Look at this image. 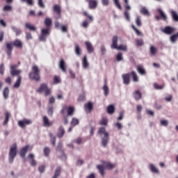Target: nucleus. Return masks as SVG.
Listing matches in <instances>:
<instances>
[{"label":"nucleus","mask_w":178,"mask_h":178,"mask_svg":"<svg viewBox=\"0 0 178 178\" xmlns=\"http://www.w3.org/2000/svg\"><path fill=\"white\" fill-rule=\"evenodd\" d=\"M45 29L41 30L40 35L39 36L40 41L45 42L47 41V37L49 35V32L51 31V27L52 26V19L51 18L47 17L44 19Z\"/></svg>","instance_id":"1"},{"label":"nucleus","mask_w":178,"mask_h":178,"mask_svg":"<svg viewBox=\"0 0 178 178\" xmlns=\"http://www.w3.org/2000/svg\"><path fill=\"white\" fill-rule=\"evenodd\" d=\"M6 45L7 49V55L10 56V55H12V51H13V47H15V48H18L19 49H22V48H23V42H22V40L19 39H16L13 42H7Z\"/></svg>","instance_id":"2"},{"label":"nucleus","mask_w":178,"mask_h":178,"mask_svg":"<svg viewBox=\"0 0 178 178\" xmlns=\"http://www.w3.org/2000/svg\"><path fill=\"white\" fill-rule=\"evenodd\" d=\"M130 76H132L134 83H138V75L135 71H131L130 73L124 74L122 75L124 84L129 86L130 84Z\"/></svg>","instance_id":"3"},{"label":"nucleus","mask_w":178,"mask_h":178,"mask_svg":"<svg viewBox=\"0 0 178 178\" xmlns=\"http://www.w3.org/2000/svg\"><path fill=\"white\" fill-rule=\"evenodd\" d=\"M41 71L40 68L37 65H33L32 67V71L29 72V77L31 80H35V81H40L41 77L40 76V74Z\"/></svg>","instance_id":"4"},{"label":"nucleus","mask_w":178,"mask_h":178,"mask_svg":"<svg viewBox=\"0 0 178 178\" xmlns=\"http://www.w3.org/2000/svg\"><path fill=\"white\" fill-rule=\"evenodd\" d=\"M104 165H97V168L100 173V175L104 177L105 176V169H108V170H111V169H113L115 168V164H112L109 162H104Z\"/></svg>","instance_id":"5"},{"label":"nucleus","mask_w":178,"mask_h":178,"mask_svg":"<svg viewBox=\"0 0 178 178\" xmlns=\"http://www.w3.org/2000/svg\"><path fill=\"white\" fill-rule=\"evenodd\" d=\"M17 155V144L14 143L10 147V151L8 153V159L10 163H13L15 158Z\"/></svg>","instance_id":"6"},{"label":"nucleus","mask_w":178,"mask_h":178,"mask_svg":"<svg viewBox=\"0 0 178 178\" xmlns=\"http://www.w3.org/2000/svg\"><path fill=\"white\" fill-rule=\"evenodd\" d=\"M105 131H106L105 127H101L99 129V131H98V134H104V136L102 140V144L103 147H106L109 141V134Z\"/></svg>","instance_id":"7"},{"label":"nucleus","mask_w":178,"mask_h":178,"mask_svg":"<svg viewBox=\"0 0 178 178\" xmlns=\"http://www.w3.org/2000/svg\"><path fill=\"white\" fill-rule=\"evenodd\" d=\"M124 2L125 3L124 16L127 22H130V13L129 10H131V7L129 6V0H124Z\"/></svg>","instance_id":"8"},{"label":"nucleus","mask_w":178,"mask_h":178,"mask_svg":"<svg viewBox=\"0 0 178 178\" xmlns=\"http://www.w3.org/2000/svg\"><path fill=\"white\" fill-rule=\"evenodd\" d=\"M65 111H67V116H73V115H74V107L73 106L63 107V109L60 111V113L62 115L65 114Z\"/></svg>","instance_id":"9"},{"label":"nucleus","mask_w":178,"mask_h":178,"mask_svg":"<svg viewBox=\"0 0 178 178\" xmlns=\"http://www.w3.org/2000/svg\"><path fill=\"white\" fill-rule=\"evenodd\" d=\"M18 65H10V74L11 76H20V73H22V70H17Z\"/></svg>","instance_id":"10"},{"label":"nucleus","mask_w":178,"mask_h":178,"mask_svg":"<svg viewBox=\"0 0 178 178\" xmlns=\"http://www.w3.org/2000/svg\"><path fill=\"white\" fill-rule=\"evenodd\" d=\"M32 123H33V121H31V120L24 119L18 122V126H19V127H21L22 129H24L26 126H29Z\"/></svg>","instance_id":"11"},{"label":"nucleus","mask_w":178,"mask_h":178,"mask_svg":"<svg viewBox=\"0 0 178 178\" xmlns=\"http://www.w3.org/2000/svg\"><path fill=\"white\" fill-rule=\"evenodd\" d=\"M162 33H164V34H167L168 35H170V34H173L175 31H176V29L172 27V26H165L164 29L161 30Z\"/></svg>","instance_id":"12"},{"label":"nucleus","mask_w":178,"mask_h":178,"mask_svg":"<svg viewBox=\"0 0 178 178\" xmlns=\"http://www.w3.org/2000/svg\"><path fill=\"white\" fill-rule=\"evenodd\" d=\"M32 147L30 145H27L26 146L22 148L20 151V156L21 158H26V154L29 152V150H31Z\"/></svg>","instance_id":"13"},{"label":"nucleus","mask_w":178,"mask_h":178,"mask_svg":"<svg viewBox=\"0 0 178 178\" xmlns=\"http://www.w3.org/2000/svg\"><path fill=\"white\" fill-rule=\"evenodd\" d=\"M85 111L87 112V113H91L92 111V109H94V106L91 102H89L88 103L85 104Z\"/></svg>","instance_id":"14"},{"label":"nucleus","mask_w":178,"mask_h":178,"mask_svg":"<svg viewBox=\"0 0 178 178\" xmlns=\"http://www.w3.org/2000/svg\"><path fill=\"white\" fill-rule=\"evenodd\" d=\"M88 3L89 9H97V6H98L97 0H90Z\"/></svg>","instance_id":"15"},{"label":"nucleus","mask_w":178,"mask_h":178,"mask_svg":"<svg viewBox=\"0 0 178 178\" xmlns=\"http://www.w3.org/2000/svg\"><path fill=\"white\" fill-rule=\"evenodd\" d=\"M85 45L86 47V49L88 54H92V52H94V47L92 46V44H91V42H86Z\"/></svg>","instance_id":"16"},{"label":"nucleus","mask_w":178,"mask_h":178,"mask_svg":"<svg viewBox=\"0 0 178 178\" xmlns=\"http://www.w3.org/2000/svg\"><path fill=\"white\" fill-rule=\"evenodd\" d=\"M29 159H31V161L29 162L31 166H37V161H35V159H34L35 156L33 154H29L28 155Z\"/></svg>","instance_id":"17"},{"label":"nucleus","mask_w":178,"mask_h":178,"mask_svg":"<svg viewBox=\"0 0 178 178\" xmlns=\"http://www.w3.org/2000/svg\"><path fill=\"white\" fill-rule=\"evenodd\" d=\"M43 126H44V127H51V126H52V122H49V119L45 115L43 116Z\"/></svg>","instance_id":"18"},{"label":"nucleus","mask_w":178,"mask_h":178,"mask_svg":"<svg viewBox=\"0 0 178 178\" xmlns=\"http://www.w3.org/2000/svg\"><path fill=\"white\" fill-rule=\"evenodd\" d=\"M65 136V128L63 126H60L58 129L57 137L62 138Z\"/></svg>","instance_id":"19"},{"label":"nucleus","mask_w":178,"mask_h":178,"mask_svg":"<svg viewBox=\"0 0 178 178\" xmlns=\"http://www.w3.org/2000/svg\"><path fill=\"white\" fill-rule=\"evenodd\" d=\"M136 70L139 73V74H141V76H145V74H147V72L145 71V69H144V67H143V65H138L136 67Z\"/></svg>","instance_id":"20"},{"label":"nucleus","mask_w":178,"mask_h":178,"mask_svg":"<svg viewBox=\"0 0 178 178\" xmlns=\"http://www.w3.org/2000/svg\"><path fill=\"white\" fill-rule=\"evenodd\" d=\"M48 88V84L42 83L40 84L39 88L37 90V92L41 94V92H44Z\"/></svg>","instance_id":"21"},{"label":"nucleus","mask_w":178,"mask_h":178,"mask_svg":"<svg viewBox=\"0 0 178 178\" xmlns=\"http://www.w3.org/2000/svg\"><path fill=\"white\" fill-rule=\"evenodd\" d=\"M119 38H118V35H114L112 39V44H111V48L113 49H115L118 47V41Z\"/></svg>","instance_id":"22"},{"label":"nucleus","mask_w":178,"mask_h":178,"mask_svg":"<svg viewBox=\"0 0 178 178\" xmlns=\"http://www.w3.org/2000/svg\"><path fill=\"white\" fill-rule=\"evenodd\" d=\"M134 97L136 101H140V99L143 98V94H141V92H140V90H136L134 93Z\"/></svg>","instance_id":"23"},{"label":"nucleus","mask_w":178,"mask_h":178,"mask_svg":"<svg viewBox=\"0 0 178 178\" xmlns=\"http://www.w3.org/2000/svg\"><path fill=\"white\" fill-rule=\"evenodd\" d=\"M157 12L159 14L160 17L161 19H162V20H164V22H166L168 20V17L165 15V13H163L162 9L161 8L157 9Z\"/></svg>","instance_id":"24"},{"label":"nucleus","mask_w":178,"mask_h":178,"mask_svg":"<svg viewBox=\"0 0 178 178\" xmlns=\"http://www.w3.org/2000/svg\"><path fill=\"white\" fill-rule=\"evenodd\" d=\"M25 29H27L29 31H37V27L30 23L25 24Z\"/></svg>","instance_id":"25"},{"label":"nucleus","mask_w":178,"mask_h":178,"mask_svg":"<svg viewBox=\"0 0 178 178\" xmlns=\"http://www.w3.org/2000/svg\"><path fill=\"white\" fill-rule=\"evenodd\" d=\"M60 173H62V168L60 166H58L56 168L54 172V175L52 178H58L60 176Z\"/></svg>","instance_id":"26"},{"label":"nucleus","mask_w":178,"mask_h":178,"mask_svg":"<svg viewBox=\"0 0 178 178\" xmlns=\"http://www.w3.org/2000/svg\"><path fill=\"white\" fill-rule=\"evenodd\" d=\"M53 10L56 15L60 16V13H62V8H60V6L56 4L53 7Z\"/></svg>","instance_id":"27"},{"label":"nucleus","mask_w":178,"mask_h":178,"mask_svg":"<svg viewBox=\"0 0 178 178\" xmlns=\"http://www.w3.org/2000/svg\"><path fill=\"white\" fill-rule=\"evenodd\" d=\"M106 83H107L106 79H104V85L103 86V91L106 97L108 96V94H109V88L108 87V85H106Z\"/></svg>","instance_id":"28"},{"label":"nucleus","mask_w":178,"mask_h":178,"mask_svg":"<svg viewBox=\"0 0 178 178\" xmlns=\"http://www.w3.org/2000/svg\"><path fill=\"white\" fill-rule=\"evenodd\" d=\"M59 66L62 72H66V63L65 62V60L61 59L60 60Z\"/></svg>","instance_id":"29"},{"label":"nucleus","mask_w":178,"mask_h":178,"mask_svg":"<svg viewBox=\"0 0 178 178\" xmlns=\"http://www.w3.org/2000/svg\"><path fill=\"white\" fill-rule=\"evenodd\" d=\"M9 88L6 87L3 90V96L4 99H8L9 98Z\"/></svg>","instance_id":"30"},{"label":"nucleus","mask_w":178,"mask_h":178,"mask_svg":"<svg viewBox=\"0 0 178 178\" xmlns=\"http://www.w3.org/2000/svg\"><path fill=\"white\" fill-rule=\"evenodd\" d=\"M22 84V76H18L16 82L15 83L13 87L14 88H19L20 87V85Z\"/></svg>","instance_id":"31"},{"label":"nucleus","mask_w":178,"mask_h":178,"mask_svg":"<svg viewBox=\"0 0 178 178\" xmlns=\"http://www.w3.org/2000/svg\"><path fill=\"white\" fill-rule=\"evenodd\" d=\"M171 13V16L172 17V19L174 20V22H178V14L176 11L172 10L170 11Z\"/></svg>","instance_id":"32"},{"label":"nucleus","mask_w":178,"mask_h":178,"mask_svg":"<svg viewBox=\"0 0 178 178\" xmlns=\"http://www.w3.org/2000/svg\"><path fill=\"white\" fill-rule=\"evenodd\" d=\"M149 52L152 56H155V55H156V53L158 52V49H156V47L151 46L149 49Z\"/></svg>","instance_id":"33"},{"label":"nucleus","mask_w":178,"mask_h":178,"mask_svg":"<svg viewBox=\"0 0 178 178\" xmlns=\"http://www.w3.org/2000/svg\"><path fill=\"white\" fill-rule=\"evenodd\" d=\"M107 112L109 115H113V113H115V106L110 105L107 107Z\"/></svg>","instance_id":"34"},{"label":"nucleus","mask_w":178,"mask_h":178,"mask_svg":"<svg viewBox=\"0 0 178 178\" xmlns=\"http://www.w3.org/2000/svg\"><path fill=\"white\" fill-rule=\"evenodd\" d=\"M11 29L13 30V31H14V33H15L17 36L20 35V34H22V30H20V29L17 28L15 26H11Z\"/></svg>","instance_id":"35"},{"label":"nucleus","mask_w":178,"mask_h":178,"mask_svg":"<svg viewBox=\"0 0 178 178\" xmlns=\"http://www.w3.org/2000/svg\"><path fill=\"white\" fill-rule=\"evenodd\" d=\"M82 65L84 69H87V67H88L89 64H88V60H87V56H84L82 61Z\"/></svg>","instance_id":"36"},{"label":"nucleus","mask_w":178,"mask_h":178,"mask_svg":"<svg viewBox=\"0 0 178 178\" xmlns=\"http://www.w3.org/2000/svg\"><path fill=\"white\" fill-rule=\"evenodd\" d=\"M49 137L51 138L50 141L52 144V145L55 146L56 144V137L54 136V134L52 133H49Z\"/></svg>","instance_id":"37"},{"label":"nucleus","mask_w":178,"mask_h":178,"mask_svg":"<svg viewBox=\"0 0 178 178\" xmlns=\"http://www.w3.org/2000/svg\"><path fill=\"white\" fill-rule=\"evenodd\" d=\"M140 13L142 15H144V16H149V11H148V10L147 9V8L145 7H143L141 9H140Z\"/></svg>","instance_id":"38"},{"label":"nucleus","mask_w":178,"mask_h":178,"mask_svg":"<svg viewBox=\"0 0 178 178\" xmlns=\"http://www.w3.org/2000/svg\"><path fill=\"white\" fill-rule=\"evenodd\" d=\"M99 124H100V126H108V118H102V120L99 122Z\"/></svg>","instance_id":"39"},{"label":"nucleus","mask_w":178,"mask_h":178,"mask_svg":"<svg viewBox=\"0 0 178 178\" xmlns=\"http://www.w3.org/2000/svg\"><path fill=\"white\" fill-rule=\"evenodd\" d=\"M75 54L76 55H78V56H80V55H81V49L78 44H75Z\"/></svg>","instance_id":"40"},{"label":"nucleus","mask_w":178,"mask_h":178,"mask_svg":"<svg viewBox=\"0 0 178 178\" xmlns=\"http://www.w3.org/2000/svg\"><path fill=\"white\" fill-rule=\"evenodd\" d=\"M131 28L134 30V31H135L136 35H138L139 37L143 36V33H141V31H140L138 29H137V28H136L134 24L131 25Z\"/></svg>","instance_id":"41"},{"label":"nucleus","mask_w":178,"mask_h":178,"mask_svg":"<svg viewBox=\"0 0 178 178\" xmlns=\"http://www.w3.org/2000/svg\"><path fill=\"white\" fill-rule=\"evenodd\" d=\"M135 23L138 27H141V26H143V22H141V17L139 16L136 17Z\"/></svg>","instance_id":"42"},{"label":"nucleus","mask_w":178,"mask_h":178,"mask_svg":"<svg viewBox=\"0 0 178 178\" xmlns=\"http://www.w3.org/2000/svg\"><path fill=\"white\" fill-rule=\"evenodd\" d=\"M115 49H118V51H127V46L121 44L120 46H117Z\"/></svg>","instance_id":"43"},{"label":"nucleus","mask_w":178,"mask_h":178,"mask_svg":"<svg viewBox=\"0 0 178 178\" xmlns=\"http://www.w3.org/2000/svg\"><path fill=\"white\" fill-rule=\"evenodd\" d=\"M83 16H86L87 18H88L90 22H94V18L92 15H88V13L87 11H83Z\"/></svg>","instance_id":"44"},{"label":"nucleus","mask_w":178,"mask_h":178,"mask_svg":"<svg viewBox=\"0 0 178 178\" xmlns=\"http://www.w3.org/2000/svg\"><path fill=\"white\" fill-rule=\"evenodd\" d=\"M9 118H10V113L8 112L6 113V119L3 122V126H6L8 124V122H9Z\"/></svg>","instance_id":"45"},{"label":"nucleus","mask_w":178,"mask_h":178,"mask_svg":"<svg viewBox=\"0 0 178 178\" xmlns=\"http://www.w3.org/2000/svg\"><path fill=\"white\" fill-rule=\"evenodd\" d=\"M150 170L152 172V173H159L158 168H156V167L152 164L150 165Z\"/></svg>","instance_id":"46"},{"label":"nucleus","mask_w":178,"mask_h":178,"mask_svg":"<svg viewBox=\"0 0 178 178\" xmlns=\"http://www.w3.org/2000/svg\"><path fill=\"white\" fill-rule=\"evenodd\" d=\"M43 152L45 156H49V154L51 153V149L49 147H44L43 149Z\"/></svg>","instance_id":"47"},{"label":"nucleus","mask_w":178,"mask_h":178,"mask_svg":"<svg viewBox=\"0 0 178 178\" xmlns=\"http://www.w3.org/2000/svg\"><path fill=\"white\" fill-rule=\"evenodd\" d=\"M136 43L137 47H143L144 45V40L143 39H136Z\"/></svg>","instance_id":"48"},{"label":"nucleus","mask_w":178,"mask_h":178,"mask_svg":"<svg viewBox=\"0 0 178 178\" xmlns=\"http://www.w3.org/2000/svg\"><path fill=\"white\" fill-rule=\"evenodd\" d=\"M116 60H118V62H120L123 60V54L122 52H119L117 54Z\"/></svg>","instance_id":"49"},{"label":"nucleus","mask_w":178,"mask_h":178,"mask_svg":"<svg viewBox=\"0 0 178 178\" xmlns=\"http://www.w3.org/2000/svg\"><path fill=\"white\" fill-rule=\"evenodd\" d=\"M60 77L59 76H54V84H59L60 83Z\"/></svg>","instance_id":"50"},{"label":"nucleus","mask_w":178,"mask_h":178,"mask_svg":"<svg viewBox=\"0 0 178 178\" xmlns=\"http://www.w3.org/2000/svg\"><path fill=\"white\" fill-rule=\"evenodd\" d=\"M79 119L73 118L71 122V124L72 126L74 127V126H77V124H79Z\"/></svg>","instance_id":"51"},{"label":"nucleus","mask_w":178,"mask_h":178,"mask_svg":"<svg viewBox=\"0 0 178 178\" xmlns=\"http://www.w3.org/2000/svg\"><path fill=\"white\" fill-rule=\"evenodd\" d=\"M153 87H154V90H162V89H163V86L159 85L156 83H154L153 84Z\"/></svg>","instance_id":"52"},{"label":"nucleus","mask_w":178,"mask_h":178,"mask_svg":"<svg viewBox=\"0 0 178 178\" xmlns=\"http://www.w3.org/2000/svg\"><path fill=\"white\" fill-rule=\"evenodd\" d=\"M3 10L4 12H10L12 10V6H8V5H6L3 7Z\"/></svg>","instance_id":"53"},{"label":"nucleus","mask_w":178,"mask_h":178,"mask_svg":"<svg viewBox=\"0 0 178 178\" xmlns=\"http://www.w3.org/2000/svg\"><path fill=\"white\" fill-rule=\"evenodd\" d=\"M22 1V2H26V3H28V5H29L30 6H33L34 5V1L33 0H21Z\"/></svg>","instance_id":"54"},{"label":"nucleus","mask_w":178,"mask_h":178,"mask_svg":"<svg viewBox=\"0 0 178 178\" xmlns=\"http://www.w3.org/2000/svg\"><path fill=\"white\" fill-rule=\"evenodd\" d=\"M38 5L40 8H45V4H44L42 0H38Z\"/></svg>","instance_id":"55"},{"label":"nucleus","mask_w":178,"mask_h":178,"mask_svg":"<svg viewBox=\"0 0 178 178\" xmlns=\"http://www.w3.org/2000/svg\"><path fill=\"white\" fill-rule=\"evenodd\" d=\"M38 171L40 172V173H44V172H45V165L39 166Z\"/></svg>","instance_id":"56"},{"label":"nucleus","mask_w":178,"mask_h":178,"mask_svg":"<svg viewBox=\"0 0 178 178\" xmlns=\"http://www.w3.org/2000/svg\"><path fill=\"white\" fill-rule=\"evenodd\" d=\"M114 3L115 5V6H117V8H118V9H122V6L120 5V3L119 2V0H114Z\"/></svg>","instance_id":"57"},{"label":"nucleus","mask_w":178,"mask_h":178,"mask_svg":"<svg viewBox=\"0 0 178 178\" xmlns=\"http://www.w3.org/2000/svg\"><path fill=\"white\" fill-rule=\"evenodd\" d=\"M115 127H117L118 130H122L123 129V125L120 122H117L115 124Z\"/></svg>","instance_id":"58"},{"label":"nucleus","mask_w":178,"mask_h":178,"mask_svg":"<svg viewBox=\"0 0 178 178\" xmlns=\"http://www.w3.org/2000/svg\"><path fill=\"white\" fill-rule=\"evenodd\" d=\"M44 95H45V97H48V95H51V88H47L44 90Z\"/></svg>","instance_id":"59"},{"label":"nucleus","mask_w":178,"mask_h":178,"mask_svg":"<svg viewBox=\"0 0 178 178\" xmlns=\"http://www.w3.org/2000/svg\"><path fill=\"white\" fill-rule=\"evenodd\" d=\"M47 113L49 116H52L54 115V107H50L47 111Z\"/></svg>","instance_id":"60"},{"label":"nucleus","mask_w":178,"mask_h":178,"mask_svg":"<svg viewBox=\"0 0 178 178\" xmlns=\"http://www.w3.org/2000/svg\"><path fill=\"white\" fill-rule=\"evenodd\" d=\"M4 72H5V66L3 65V64H1L0 65V74H3Z\"/></svg>","instance_id":"61"},{"label":"nucleus","mask_w":178,"mask_h":178,"mask_svg":"<svg viewBox=\"0 0 178 178\" xmlns=\"http://www.w3.org/2000/svg\"><path fill=\"white\" fill-rule=\"evenodd\" d=\"M168 124H169V122H168V120H163L161 121V126H165V127H166V126H168Z\"/></svg>","instance_id":"62"},{"label":"nucleus","mask_w":178,"mask_h":178,"mask_svg":"<svg viewBox=\"0 0 178 178\" xmlns=\"http://www.w3.org/2000/svg\"><path fill=\"white\" fill-rule=\"evenodd\" d=\"M26 40H33V35H31V33L26 32Z\"/></svg>","instance_id":"63"},{"label":"nucleus","mask_w":178,"mask_h":178,"mask_svg":"<svg viewBox=\"0 0 178 178\" xmlns=\"http://www.w3.org/2000/svg\"><path fill=\"white\" fill-rule=\"evenodd\" d=\"M173 97L171 95H169L168 97H165V99L167 102H170Z\"/></svg>","instance_id":"64"}]
</instances>
